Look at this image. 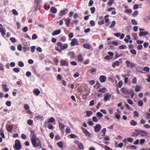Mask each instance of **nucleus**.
Returning <instances> with one entry per match:
<instances>
[{"label":"nucleus","mask_w":150,"mask_h":150,"mask_svg":"<svg viewBox=\"0 0 150 150\" xmlns=\"http://www.w3.org/2000/svg\"><path fill=\"white\" fill-rule=\"evenodd\" d=\"M57 47H55V49L59 53L62 52V50H64L67 49L68 47L67 44L64 43L63 44L61 42H57Z\"/></svg>","instance_id":"nucleus-1"},{"label":"nucleus","mask_w":150,"mask_h":150,"mask_svg":"<svg viewBox=\"0 0 150 150\" xmlns=\"http://www.w3.org/2000/svg\"><path fill=\"white\" fill-rule=\"evenodd\" d=\"M15 150H19L22 149L20 141L18 139H16L15 141V144L13 146Z\"/></svg>","instance_id":"nucleus-2"},{"label":"nucleus","mask_w":150,"mask_h":150,"mask_svg":"<svg viewBox=\"0 0 150 150\" xmlns=\"http://www.w3.org/2000/svg\"><path fill=\"white\" fill-rule=\"evenodd\" d=\"M121 92L124 95H127L130 94V90L127 89L125 87H123L120 89Z\"/></svg>","instance_id":"nucleus-3"},{"label":"nucleus","mask_w":150,"mask_h":150,"mask_svg":"<svg viewBox=\"0 0 150 150\" xmlns=\"http://www.w3.org/2000/svg\"><path fill=\"white\" fill-rule=\"evenodd\" d=\"M135 131L136 132L138 135L139 134H141V135L142 137H144L145 135L144 134H142V133H144V134H148V132L146 131L141 130L139 129H136L135 130Z\"/></svg>","instance_id":"nucleus-4"},{"label":"nucleus","mask_w":150,"mask_h":150,"mask_svg":"<svg viewBox=\"0 0 150 150\" xmlns=\"http://www.w3.org/2000/svg\"><path fill=\"white\" fill-rule=\"evenodd\" d=\"M104 100L105 101H107L108 100H109L111 98L112 95L111 94H109L108 93H106L104 95Z\"/></svg>","instance_id":"nucleus-5"},{"label":"nucleus","mask_w":150,"mask_h":150,"mask_svg":"<svg viewBox=\"0 0 150 150\" xmlns=\"http://www.w3.org/2000/svg\"><path fill=\"white\" fill-rule=\"evenodd\" d=\"M71 46H74L75 45H79L78 40L77 39L74 38L71 40V41L70 42Z\"/></svg>","instance_id":"nucleus-6"},{"label":"nucleus","mask_w":150,"mask_h":150,"mask_svg":"<svg viewBox=\"0 0 150 150\" xmlns=\"http://www.w3.org/2000/svg\"><path fill=\"white\" fill-rule=\"evenodd\" d=\"M125 62L127 67H130L131 68H132L135 67V65L129 60L126 61Z\"/></svg>","instance_id":"nucleus-7"},{"label":"nucleus","mask_w":150,"mask_h":150,"mask_svg":"<svg viewBox=\"0 0 150 150\" xmlns=\"http://www.w3.org/2000/svg\"><path fill=\"white\" fill-rule=\"evenodd\" d=\"M69 62L66 60L61 59L60 61V65L61 66H67L68 65Z\"/></svg>","instance_id":"nucleus-8"},{"label":"nucleus","mask_w":150,"mask_h":150,"mask_svg":"<svg viewBox=\"0 0 150 150\" xmlns=\"http://www.w3.org/2000/svg\"><path fill=\"white\" fill-rule=\"evenodd\" d=\"M81 128L83 132L84 133L85 135L86 136H87L88 137H90L91 134L90 132L88 131L87 129L83 127H81Z\"/></svg>","instance_id":"nucleus-9"},{"label":"nucleus","mask_w":150,"mask_h":150,"mask_svg":"<svg viewBox=\"0 0 150 150\" xmlns=\"http://www.w3.org/2000/svg\"><path fill=\"white\" fill-rule=\"evenodd\" d=\"M68 11V10L67 9H64L60 11V13H59V16H61L66 14L67 13Z\"/></svg>","instance_id":"nucleus-10"},{"label":"nucleus","mask_w":150,"mask_h":150,"mask_svg":"<svg viewBox=\"0 0 150 150\" xmlns=\"http://www.w3.org/2000/svg\"><path fill=\"white\" fill-rule=\"evenodd\" d=\"M101 128V125L100 124H97L95 126L94 131L96 132H98L100 130Z\"/></svg>","instance_id":"nucleus-11"},{"label":"nucleus","mask_w":150,"mask_h":150,"mask_svg":"<svg viewBox=\"0 0 150 150\" xmlns=\"http://www.w3.org/2000/svg\"><path fill=\"white\" fill-rule=\"evenodd\" d=\"M99 81L101 83H103L105 81L106 78L105 76L103 75H101L99 78Z\"/></svg>","instance_id":"nucleus-12"},{"label":"nucleus","mask_w":150,"mask_h":150,"mask_svg":"<svg viewBox=\"0 0 150 150\" xmlns=\"http://www.w3.org/2000/svg\"><path fill=\"white\" fill-rule=\"evenodd\" d=\"M6 30L3 27H0V32L2 34V35L4 36L5 35Z\"/></svg>","instance_id":"nucleus-13"},{"label":"nucleus","mask_w":150,"mask_h":150,"mask_svg":"<svg viewBox=\"0 0 150 150\" xmlns=\"http://www.w3.org/2000/svg\"><path fill=\"white\" fill-rule=\"evenodd\" d=\"M149 34V33L148 31H140L139 33V36L140 37L142 36H146Z\"/></svg>","instance_id":"nucleus-14"},{"label":"nucleus","mask_w":150,"mask_h":150,"mask_svg":"<svg viewBox=\"0 0 150 150\" xmlns=\"http://www.w3.org/2000/svg\"><path fill=\"white\" fill-rule=\"evenodd\" d=\"M33 93L36 96H38L40 94V92L38 88H35L33 91Z\"/></svg>","instance_id":"nucleus-15"},{"label":"nucleus","mask_w":150,"mask_h":150,"mask_svg":"<svg viewBox=\"0 0 150 150\" xmlns=\"http://www.w3.org/2000/svg\"><path fill=\"white\" fill-rule=\"evenodd\" d=\"M120 65V62L118 61H116L112 63V67L115 68L116 66H118Z\"/></svg>","instance_id":"nucleus-16"},{"label":"nucleus","mask_w":150,"mask_h":150,"mask_svg":"<svg viewBox=\"0 0 150 150\" xmlns=\"http://www.w3.org/2000/svg\"><path fill=\"white\" fill-rule=\"evenodd\" d=\"M31 140L32 145L34 147H35V145L36 144L37 142L36 141L35 139V138H33L31 137Z\"/></svg>","instance_id":"nucleus-17"},{"label":"nucleus","mask_w":150,"mask_h":150,"mask_svg":"<svg viewBox=\"0 0 150 150\" xmlns=\"http://www.w3.org/2000/svg\"><path fill=\"white\" fill-rule=\"evenodd\" d=\"M50 11L52 13H57V10L56 8L54 7H52L51 8Z\"/></svg>","instance_id":"nucleus-18"},{"label":"nucleus","mask_w":150,"mask_h":150,"mask_svg":"<svg viewBox=\"0 0 150 150\" xmlns=\"http://www.w3.org/2000/svg\"><path fill=\"white\" fill-rule=\"evenodd\" d=\"M61 30H60L59 29L58 30H56L54 31L52 33V35H58L60 33Z\"/></svg>","instance_id":"nucleus-19"},{"label":"nucleus","mask_w":150,"mask_h":150,"mask_svg":"<svg viewBox=\"0 0 150 150\" xmlns=\"http://www.w3.org/2000/svg\"><path fill=\"white\" fill-rule=\"evenodd\" d=\"M77 58L79 61L81 62L83 61V59L82 57V55L81 54H80L77 56Z\"/></svg>","instance_id":"nucleus-20"},{"label":"nucleus","mask_w":150,"mask_h":150,"mask_svg":"<svg viewBox=\"0 0 150 150\" xmlns=\"http://www.w3.org/2000/svg\"><path fill=\"white\" fill-rule=\"evenodd\" d=\"M71 21V19L69 18H67L66 19L65 21V24L67 27H68L69 26V24L70 23V21Z\"/></svg>","instance_id":"nucleus-21"},{"label":"nucleus","mask_w":150,"mask_h":150,"mask_svg":"<svg viewBox=\"0 0 150 150\" xmlns=\"http://www.w3.org/2000/svg\"><path fill=\"white\" fill-rule=\"evenodd\" d=\"M57 146L60 148L63 147V143L62 142L60 141L57 143Z\"/></svg>","instance_id":"nucleus-22"},{"label":"nucleus","mask_w":150,"mask_h":150,"mask_svg":"<svg viewBox=\"0 0 150 150\" xmlns=\"http://www.w3.org/2000/svg\"><path fill=\"white\" fill-rule=\"evenodd\" d=\"M59 127L61 131L63 130L64 128V125L62 122H59Z\"/></svg>","instance_id":"nucleus-23"},{"label":"nucleus","mask_w":150,"mask_h":150,"mask_svg":"<svg viewBox=\"0 0 150 150\" xmlns=\"http://www.w3.org/2000/svg\"><path fill=\"white\" fill-rule=\"evenodd\" d=\"M13 128L12 125H10L7 127V130L8 132H11L12 131Z\"/></svg>","instance_id":"nucleus-24"},{"label":"nucleus","mask_w":150,"mask_h":150,"mask_svg":"<svg viewBox=\"0 0 150 150\" xmlns=\"http://www.w3.org/2000/svg\"><path fill=\"white\" fill-rule=\"evenodd\" d=\"M106 88L104 87L102 88H100L98 91V92H100L102 93H104L106 91Z\"/></svg>","instance_id":"nucleus-25"},{"label":"nucleus","mask_w":150,"mask_h":150,"mask_svg":"<svg viewBox=\"0 0 150 150\" xmlns=\"http://www.w3.org/2000/svg\"><path fill=\"white\" fill-rule=\"evenodd\" d=\"M2 86L3 87L4 90L5 92H7L9 90V89L7 88L6 84H2Z\"/></svg>","instance_id":"nucleus-26"},{"label":"nucleus","mask_w":150,"mask_h":150,"mask_svg":"<svg viewBox=\"0 0 150 150\" xmlns=\"http://www.w3.org/2000/svg\"><path fill=\"white\" fill-rule=\"evenodd\" d=\"M69 56L71 58H73L75 57V54L74 52H71L68 53Z\"/></svg>","instance_id":"nucleus-27"},{"label":"nucleus","mask_w":150,"mask_h":150,"mask_svg":"<svg viewBox=\"0 0 150 150\" xmlns=\"http://www.w3.org/2000/svg\"><path fill=\"white\" fill-rule=\"evenodd\" d=\"M35 147H39L40 148H42V145L40 141L39 140L38 142L35 145Z\"/></svg>","instance_id":"nucleus-28"},{"label":"nucleus","mask_w":150,"mask_h":150,"mask_svg":"<svg viewBox=\"0 0 150 150\" xmlns=\"http://www.w3.org/2000/svg\"><path fill=\"white\" fill-rule=\"evenodd\" d=\"M96 70L97 69L96 68H93L88 70V71L90 73L93 74V72H96Z\"/></svg>","instance_id":"nucleus-29"},{"label":"nucleus","mask_w":150,"mask_h":150,"mask_svg":"<svg viewBox=\"0 0 150 150\" xmlns=\"http://www.w3.org/2000/svg\"><path fill=\"white\" fill-rule=\"evenodd\" d=\"M55 121V119L53 117H51L50 119H49L48 120V123H52L54 122Z\"/></svg>","instance_id":"nucleus-30"},{"label":"nucleus","mask_w":150,"mask_h":150,"mask_svg":"<svg viewBox=\"0 0 150 150\" xmlns=\"http://www.w3.org/2000/svg\"><path fill=\"white\" fill-rule=\"evenodd\" d=\"M141 87L139 85H137L136 86L135 91L136 92L139 91L141 89Z\"/></svg>","instance_id":"nucleus-31"},{"label":"nucleus","mask_w":150,"mask_h":150,"mask_svg":"<svg viewBox=\"0 0 150 150\" xmlns=\"http://www.w3.org/2000/svg\"><path fill=\"white\" fill-rule=\"evenodd\" d=\"M130 125L133 126H135L137 125V122L134 120H132L130 122Z\"/></svg>","instance_id":"nucleus-32"},{"label":"nucleus","mask_w":150,"mask_h":150,"mask_svg":"<svg viewBox=\"0 0 150 150\" xmlns=\"http://www.w3.org/2000/svg\"><path fill=\"white\" fill-rule=\"evenodd\" d=\"M92 114V112L91 111H87L86 112V115L88 117H90Z\"/></svg>","instance_id":"nucleus-33"},{"label":"nucleus","mask_w":150,"mask_h":150,"mask_svg":"<svg viewBox=\"0 0 150 150\" xmlns=\"http://www.w3.org/2000/svg\"><path fill=\"white\" fill-rule=\"evenodd\" d=\"M78 146L79 149L82 150H83V146L81 143H79L78 144Z\"/></svg>","instance_id":"nucleus-34"},{"label":"nucleus","mask_w":150,"mask_h":150,"mask_svg":"<svg viewBox=\"0 0 150 150\" xmlns=\"http://www.w3.org/2000/svg\"><path fill=\"white\" fill-rule=\"evenodd\" d=\"M109 45L110 44H112L115 46H117L118 45V43L117 42L115 41H112L110 43H108Z\"/></svg>","instance_id":"nucleus-35"},{"label":"nucleus","mask_w":150,"mask_h":150,"mask_svg":"<svg viewBox=\"0 0 150 150\" xmlns=\"http://www.w3.org/2000/svg\"><path fill=\"white\" fill-rule=\"evenodd\" d=\"M47 127L49 129H53L54 128V126L51 124H49L47 125Z\"/></svg>","instance_id":"nucleus-36"},{"label":"nucleus","mask_w":150,"mask_h":150,"mask_svg":"<svg viewBox=\"0 0 150 150\" xmlns=\"http://www.w3.org/2000/svg\"><path fill=\"white\" fill-rule=\"evenodd\" d=\"M119 47L120 50H123L126 49L127 48V46L126 45H122L119 46Z\"/></svg>","instance_id":"nucleus-37"},{"label":"nucleus","mask_w":150,"mask_h":150,"mask_svg":"<svg viewBox=\"0 0 150 150\" xmlns=\"http://www.w3.org/2000/svg\"><path fill=\"white\" fill-rule=\"evenodd\" d=\"M13 71L15 73H18L19 72L20 70L19 68H14L13 69Z\"/></svg>","instance_id":"nucleus-38"},{"label":"nucleus","mask_w":150,"mask_h":150,"mask_svg":"<svg viewBox=\"0 0 150 150\" xmlns=\"http://www.w3.org/2000/svg\"><path fill=\"white\" fill-rule=\"evenodd\" d=\"M30 132L32 137L35 138L36 137V135L35 132L34 131H30Z\"/></svg>","instance_id":"nucleus-39"},{"label":"nucleus","mask_w":150,"mask_h":150,"mask_svg":"<svg viewBox=\"0 0 150 150\" xmlns=\"http://www.w3.org/2000/svg\"><path fill=\"white\" fill-rule=\"evenodd\" d=\"M130 94H131V98H133L134 95H135V94H134V90L133 89H132L131 90H130Z\"/></svg>","instance_id":"nucleus-40"},{"label":"nucleus","mask_w":150,"mask_h":150,"mask_svg":"<svg viewBox=\"0 0 150 150\" xmlns=\"http://www.w3.org/2000/svg\"><path fill=\"white\" fill-rule=\"evenodd\" d=\"M96 115L97 116L100 117V118H102L103 116V114L100 112H97Z\"/></svg>","instance_id":"nucleus-41"},{"label":"nucleus","mask_w":150,"mask_h":150,"mask_svg":"<svg viewBox=\"0 0 150 150\" xmlns=\"http://www.w3.org/2000/svg\"><path fill=\"white\" fill-rule=\"evenodd\" d=\"M83 46L84 48L86 49H89L90 48V46L88 44H84Z\"/></svg>","instance_id":"nucleus-42"},{"label":"nucleus","mask_w":150,"mask_h":150,"mask_svg":"<svg viewBox=\"0 0 150 150\" xmlns=\"http://www.w3.org/2000/svg\"><path fill=\"white\" fill-rule=\"evenodd\" d=\"M114 0H109L107 3L108 5L111 6V5L113 3Z\"/></svg>","instance_id":"nucleus-43"},{"label":"nucleus","mask_w":150,"mask_h":150,"mask_svg":"<svg viewBox=\"0 0 150 150\" xmlns=\"http://www.w3.org/2000/svg\"><path fill=\"white\" fill-rule=\"evenodd\" d=\"M132 36L133 37L134 39L136 40L138 39V37L137 36V33H133L132 34Z\"/></svg>","instance_id":"nucleus-44"},{"label":"nucleus","mask_w":150,"mask_h":150,"mask_svg":"<svg viewBox=\"0 0 150 150\" xmlns=\"http://www.w3.org/2000/svg\"><path fill=\"white\" fill-rule=\"evenodd\" d=\"M27 124L30 125H31L33 123V121L31 119H29L27 121Z\"/></svg>","instance_id":"nucleus-45"},{"label":"nucleus","mask_w":150,"mask_h":150,"mask_svg":"<svg viewBox=\"0 0 150 150\" xmlns=\"http://www.w3.org/2000/svg\"><path fill=\"white\" fill-rule=\"evenodd\" d=\"M12 13L15 15L17 16L18 14V12L16 11V10L13 9L12 10Z\"/></svg>","instance_id":"nucleus-46"},{"label":"nucleus","mask_w":150,"mask_h":150,"mask_svg":"<svg viewBox=\"0 0 150 150\" xmlns=\"http://www.w3.org/2000/svg\"><path fill=\"white\" fill-rule=\"evenodd\" d=\"M116 22L115 21H113L112 22V24L110 26V27L111 28H112L113 27H114L115 25Z\"/></svg>","instance_id":"nucleus-47"},{"label":"nucleus","mask_w":150,"mask_h":150,"mask_svg":"<svg viewBox=\"0 0 150 150\" xmlns=\"http://www.w3.org/2000/svg\"><path fill=\"white\" fill-rule=\"evenodd\" d=\"M123 85V82L122 81H120L118 83V87L120 88Z\"/></svg>","instance_id":"nucleus-48"},{"label":"nucleus","mask_w":150,"mask_h":150,"mask_svg":"<svg viewBox=\"0 0 150 150\" xmlns=\"http://www.w3.org/2000/svg\"><path fill=\"white\" fill-rule=\"evenodd\" d=\"M10 40L13 43L15 42L16 41V38L14 37H12L10 38Z\"/></svg>","instance_id":"nucleus-49"},{"label":"nucleus","mask_w":150,"mask_h":150,"mask_svg":"<svg viewBox=\"0 0 150 150\" xmlns=\"http://www.w3.org/2000/svg\"><path fill=\"white\" fill-rule=\"evenodd\" d=\"M130 52L131 53H132L134 55H136L137 54V52L134 49L131 50L130 51Z\"/></svg>","instance_id":"nucleus-50"},{"label":"nucleus","mask_w":150,"mask_h":150,"mask_svg":"<svg viewBox=\"0 0 150 150\" xmlns=\"http://www.w3.org/2000/svg\"><path fill=\"white\" fill-rule=\"evenodd\" d=\"M90 11L91 13H93L95 11V8L94 7H92L90 8Z\"/></svg>","instance_id":"nucleus-51"},{"label":"nucleus","mask_w":150,"mask_h":150,"mask_svg":"<svg viewBox=\"0 0 150 150\" xmlns=\"http://www.w3.org/2000/svg\"><path fill=\"white\" fill-rule=\"evenodd\" d=\"M0 132H1L0 133L1 136L3 138H5V136L4 133V131L2 130V131L1 130Z\"/></svg>","instance_id":"nucleus-52"},{"label":"nucleus","mask_w":150,"mask_h":150,"mask_svg":"<svg viewBox=\"0 0 150 150\" xmlns=\"http://www.w3.org/2000/svg\"><path fill=\"white\" fill-rule=\"evenodd\" d=\"M132 23L134 25H136L137 24V21L134 19H132L131 20Z\"/></svg>","instance_id":"nucleus-53"},{"label":"nucleus","mask_w":150,"mask_h":150,"mask_svg":"<svg viewBox=\"0 0 150 150\" xmlns=\"http://www.w3.org/2000/svg\"><path fill=\"white\" fill-rule=\"evenodd\" d=\"M127 141L129 142L132 143L133 142L134 139L132 138L129 137L127 139Z\"/></svg>","instance_id":"nucleus-54"},{"label":"nucleus","mask_w":150,"mask_h":150,"mask_svg":"<svg viewBox=\"0 0 150 150\" xmlns=\"http://www.w3.org/2000/svg\"><path fill=\"white\" fill-rule=\"evenodd\" d=\"M90 24L91 26L93 27L95 25V23L93 20L91 21L90 22Z\"/></svg>","instance_id":"nucleus-55"},{"label":"nucleus","mask_w":150,"mask_h":150,"mask_svg":"<svg viewBox=\"0 0 150 150\" xmlns=\"http://www.w3.org/2000/svg\"><path fill=\"white\" fill-rule=\"evenodd\" d=\"M11 102L10 101H7L6 102V105L8 106H11Z\"/></svg>","instance_id":"nucleus-56"},{"label":"nucleus","mask_w":150,"mask_h":150,"mask_svg":"<svg viewBox=\"0 0 150 150\" xmlns=\"http://www.w3.org/2000/svg\"><path fill=\"white\" fill-rule=\"evenodd\" d=\"M70 138H76L77 136L74 134H71L70 135Z\"/></svg>","instance_id":"nucleus-57"},{"label":"nucleus","mask_w":150,"mask_h":150,"mask_svg":"<svg viewBox=\"0 0 150 150\" xmlns=\"http://www.w3.org/2000/svg\"><path fill=\"white\" fill-rule=\"evenodd\" d=\"M35 117V118L38 120L40 119H42L43 118V116H40V115L36 116Z\"/></svg>","instance_id":"nucleus-58"},{"label":"nucleus","mask_w":150,"mask_h":150,"mask_svg":"<svg viewBox=\"0 0 150 150\" xmlns=\"http://www.w3.org/2000/svg\"><path fill=\"white\" fill-rule=\"evenodd\" d=\"M17 49L18 50L21 51L22 50V46L21 44L18 45L17 47Z\"/></svg>","instance_id":"nucleus-59"},{"label":"nucleus","mask_w":150,"mask_h":150,"mask_svg":"<svg viewBox=\"0 0 150 150\" xmlns=\"http://www.w3.org/2000/svg\"><path fill=\"white\" fill-rule=\"evenodd\" d=\"M143 103L142 100H140L138 102V105L139 106H142L143 105Z\"/></svg>","instance_id":"nucleus-60"},{"label":"nucleus","mask_w":150,"mask_h":150,"mask_svg":"<svg viewBox=\"0 0 150 150\" xmlns=\"http://www.w3.org/2000/svg\"><path fill=\"white\" fill-rule=\"evenodd\" d=\"M137 79L136 77H134L132 80V83L134 84H136L137 82Z\"/></svg>","instance_id":"nucleus-61"},{"label":"nucleus","mask_w":150,"mask_h":150,"mask_svg":"<svg viewBox=\"0 0 150 150\" xmlns=\"http://www.w3.org/2000/svg\"><path fill=\"white\" fill-rule=\"evenodd\" d=\"M105 23V22L103 20H101L100 21H99L98 22V24L99 25H102L104 24Z\"/></svg>","instance_id":"nucleus-62"},{"label":"nucleus","mask_w":150,"mask_h":150,"mask_svg":"<svg viewBox=\"0 0 150 150\" xmlns=\"http://www.w3.org/2000/svg\"><path fill=\"white\" fill-rule=\"evenodd\" d=\"M35 48L36 47L35 46H32L31 47V51L33 53L34 52Z\"/></svg>","instance_id":"nucleus-63"},{"label":"nucleus","mask_w":150,"mask_h":150,"mask_svg":"<svg viewBox=\"0 0 150 150\" xmlns=\"http://www.w3.org/2000/svg\"><path fill=\"white\" fill-rule=\"evenodd\" d=\"M148 78L146 79V81L149 82L150 83V74H149L147 75Z\"/></svg>","instance_id":"nucleus-64"}]
</instances>
